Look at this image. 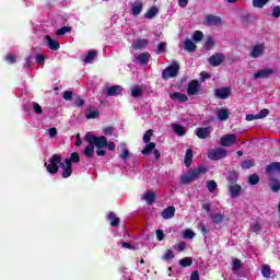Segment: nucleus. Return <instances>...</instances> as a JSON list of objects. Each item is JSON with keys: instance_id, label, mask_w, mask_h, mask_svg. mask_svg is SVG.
I'll list each match as a JSON object with an SVG mask.
<instances>
[{"instance_id": "30", "label": "nucleus", "mask_w": 280, "mask_h": 280, "mask_svg": "<svg viewBox=\"0 0 280 280\" xmlns=\"http://www.w3.org/2000/svg\"><path fill=\"white\" fill-rule=\"evenodd\" d=\"M144 47H148V39H138L132 43V48L136 51H139V49H143Z\"/></svg>"}, {"instance_id": "51", "label": "nucleus", "mask_w": 280, "mask_h": 280, "mask_svg": "<svg viewBox=\"0 0 280 280\" xmlns=\"http://www.w3.org/2000/svg\"><path fill=\"white\" fill-rule=\"evenodd\" d=\"M261 275L265 279H270V267L269 265H265L261 268Z\"/></svg>"}, {"instance_id": "12", "label": "nucleus", "mask_w": 280, "mask_h": 280, "mask_svg": "<svg viewBox=\"0 0 280 280\" xmlns=\"http://www.w3.org/2000/svg\"><path fill=\"white\" fill-rule=\"evenodd\" d=\"M231 95V88H219L214 90V96L218 100H226Z\"/></svg>"}, {"instance_id": "45", "label": "nucleus", "mask_w": 280, "mask_h": 280, "mask_svg": "<svg viewBox=\"0 0 280 280\" xmlns=\"http://www.w3.org/2000/svg\"><path fill=\"white\" fill-rule=\"evenodd\" d=\"M202 38H205V34L202 33V31H195L192 34V40L195 43H200V40H202Z\"/></svg>"}, {"instance_id": "2", "label": "nucleus", "mask_w": 280, "mask_h": 280, "mask_svg": "<svg viewBox=\"0 0 280 280\" xmlns=\"http://www.w3.org/2000/svg\"><path fill=\"white\" fill-rule=\"evenodd\" d=\"M83 139L84 141H86V143H93L96 149H104L106 148V145H108V140L106 139V137L94 136L91 131L86 132Z\"/></svg>"}, {"instance_id": "6", "label": "nucleus", "mask_w": 280, "mask_h": 280, "mask_svg": "<svg viewBox=\"0 0 280 280\" xmlns=\"http://www.w3.org/2000/svg\"><path fill=\"white\" fill-rule=\"evenodd\" d=\"M224 60H226V56H224V54L215 52L214 55L210 56L208 62L211 65V67H220Z\"/></svg>"}, {"instance_id": "34", "label": "nucleus", "mask_w": 280, "mask_h": 280, "mask_svg": "<svg viewBox=\"0 0 280 280\" xmlns=\"http://www.w3.org/2000/svg\"><path fill=\"white\" fill-rule=\"evenodd\" d=\"M184 47L186 49V51H188L189 54L196 51L197 46L194 42H191V39L187 38L184 43Z\"/></svg>"}, {"instance_id": "55", "label": "nucleus", "mask_w": 280, "mask_h": 280, "mask_svg": "<svg viewBox=\"0 0 280 280\" xmlns=\"http://www.w3.org/2000/svg\"><path fill=\"white\" fill-rule=\"evenodd\" d=\"M33 109L36 115H43V107L38 103H33Z\"/></svg>"}, {"instance_id": "39", "label": "nucleus", "mask_w": 280, "mask_h": 280, "mask_svg": "<svg viewBox=\"0 0 280 280\" xmlns=\"http://www.w3.org/2000/svg\"><path fill=\"white\" fill-rule=\"evenodd\" d=\"M72 27L71 26H62L61 28H58L56 31V35L57 36H65V34H69L72 32Z\"/></svg>"}, {"instance_id": "18", "label": "nucleus", "mask_w": 280, "mask_h": 280, "mask_svg": "<svg viewBox=\"0 0 280 280\" xmlns=\"http://www.w3.org/2000/svg\"><path fill=\"white\" fill-rule=\"evenodd\" d=\"M142 200H145L147 205H154L156 194L152 190H147L142 196Z\"/></svg>"}, {"instance_id": "52", "label": "nucleus", "mask_w": 280, "mask_h": 280, "mask_svg": "<svg viewBox=\"0 0 280 280\" xmlns=\"http://www.w3.org/2000/svg\"><path fill=\"white\" fill-rule=\"evenodd\" d=\"M120 159L122 161H126L127 159H130V151L128 150V148H126V145H124V148L121 149Z\"/></svg>"}, {"instance_id": "29", "label": "nucleus", "mask_w": 280, "mask_h": 280, "mask_svg": "<svg viewBox=\"0 0 280 280\" xmlns=\"http://www.w3.org/2000/svg\"><path fill=\"white\" fill-rule=\"evenodd\" d=\"M59 167L62 168V178H69L73 174V167H67L65 163H60Z\"/></svg>"}, {"instance_id": "36", "label": "nucleus", "mask_w": 280, "mask_h": 280, "mask_svg": "<svg viewBox=\"0 0 280 280\" xmlns=\"http://www.w3.org/2000/svg\"><path fill=\"white\" fill-rule=\"evenodd\" d=\"M155 148H156V143L148 142L147 145L141 151V153L143 154V156H148V154H150V152H152V150L154 151Z\"/></svg>"}, {"instance_id": "56", "label": "nucleus", "mask_w": 280, "mask_h": 280, "mask_svg": "<svg viewBox=\"0 0 280 280\" xmlns=\"http://www.w3.org/2000/svg\"><path fill=\"white\" fill-rule=\"evenodd\" d=\"M167 46L166 43L161 42L156 47V54H163L165 52V47Z\"/></svg>"}, {"instance_id": "27", "label": "nucleus", "mask_w": 280, "mask_h": 280, "mask_svg": "<svg viewBox=\"0 0 280 280\" xmlns=\"http://www.w3.org/2000/svg\"><path fill=\"white\" fill-rule=\"evenodd\" d=\"M83 154L86 159H93V156H95V145L93 143H89L84 149Z\"/></svg>"}, {"instance_id": "41", "label": "nucleus", "mask_w": 280, "mask_h": 280, "mask_svg": "<svg viewBox=\"0 0 280 280\" xmlns=\"http://www.w3.org/2000/svg\"><path fill=\"white\" fill-rule=\"evenodd\" d=\"M270 0H253V8L261 9L269 3Z\"/></svg>"}, {"instance_id": "16", "label": "nucleus", "mask_w": 280, "mask_h": 280, "mask_svg": "<svg viewBox=\"0 0 280 280\" xmlns=\"http://www.w3.org/2000/svg\"><path fill=\"white\" fill-rule=\"evenodd\" d=\"M266 49V46L264 44H257L253 47L250 57L252 58H259V56H264V51Z\"/></svg>"}, {"instance_id": "57", "label": "nucleus", "mask_w": 280, "mask_h": 280, "mask_svg": "<svg viewBox=\"0 0 280 280\" xmlns=\"http://www.w3.org/2000/svg\"><path fill=\"white\" fill-rule=\"evenodd\" d=\"M63 100H66V102H71V100H73V92L72 91H65L63 92Z\"/></svg>"}, {"instance_id": "61", "label": "nucleus", "mask_w": 280, "mask_h": 280, "mask_svg": "<svg viewBox=\"0 0 280 280\" xmlns=\"http://www.w3.org/2000/svg\"><path fill=\"white\" fill-rule=\"evenodd\" d=\"M267 115H270V110L268 108H264L257 114L258 119H264Z\"/></svg>"}, {"instance_id": "37", "label": "nucleus", "mask_w": 280, "mask_h": 280, "mask_svg": "<svg viewBox=\"0 0 280 280\" xmlns=\"http://www.w3.org/2000/svg\"><path fill=\"white\" fill-rule=\"evenodd\" d=\"M237 178H238L237 172L230 171L228 173V180L229 183H231V185H235V183H237Z\"/></svg>"}, {"instance_id": "46", "label": "nucleus", "mask_w": 280, "mask_h": 280, "mask_svg": "<svg viewBox=\"0 0 280 280\" xmlns=\"http://www.w3.org/2000/svg\"><path fill=\"white\" fill-rule=\"evenodd\" d=\"M207 188L210 191V194H213V191H215V189H218V183H215V180H213V179L208 180Z\"/></svg>"}, {"instance_id": "17", "label": "nucleus", "mask_w": 280, "mask_h": 280, "mask_svg": "<svg viewBox=\"0 0 280 280\" xmlns=\"http://www.w3.org/2000/svg\"><path fill=\"white\" fill-rule=\"evenodd\" d=\"M143 12V2L141 1H136L131 4V14L133 16H139Z\"/></svg>"}, {"instance_id": "25", "label": "nucleus", "mask_w": 280, "mask_h": 280, "mask_svg": "<svg viewBox=\"0 0 280 280\" xmlns=\"http://www.w3.org/2000/svg\"><path fill=\"white\" fill-rule=\"evenodd\" d=\"M231 114L229 113V109L226 108H220L217 112V118L219 119V121H226V119H229V116Z\"/></svg>"}, {"instance_id": "44", "label": "nucleus", "mask_w": 280, "mask_h": 280, "mask_svg": "<svg viewBox=\"0 0 280 280\" xmlns=\"http://www.w3.org/2000/svg\"><path fill=\"white\" fill-rule=\"evenodd\" d=\"M152 135H154V130H147L142 138L143 143H150L152 141Z\"/></svg>"}, {"instance_id": "28", "label": "nucleus", "mask_w": 280, "mask_h": 280, "mask_svg": "<svg viewBox=\"0 0 280 280\" xmlns=\"http://www.w3.org/2000/svg\"><path fill=\"white\" fill-rule=\"evenodd\" d=\"M272 172H279L280 173V162H271L266 166V173L272 174Z\"/></svg>"}, {"instance_id": "23", "label": "nucleus", "mask_w": 280, "mask_h": 280, "mask_svg": "<svg viewBox=\"0 0 280 280\" xmlns=\"http://www.w3.org/2000/svg\"><path fill=\"white\" fill-rule=\"evenodd\" d=\"M107 220L109 221L110 226H114L115 229L119 226V217H117L115 212H109L107 214Z\"/></svg>"}, {"instance_id": "54", "label": "nucleus", "mask_w": 280, "mask_h": 280, "mask_svg": "<svg viewBox=\"0 0 280 280\" xmlns=\"http://www.w3.org/2000/svg\"><path fill=\"white\" fill-rule=\"evenodd\" d=\"M252 231H253V233H256V235H259V233H261V223L256 222V223L252 226Z\"/></svg>"}, {"instance_id": "38", "label": "nucleus", "mask_w": 280, "mask_h": 280, "mask_svg": "<svg viewBox=\"0 0 280 280\" xmlns=\"http://www.w3.org/2000/svg\"><path fill=\"white\" fill-rule=\"evenodd\" d=\"M191 264H194V259H191V257H184L179 260V266H182V268H189Z\"/></svg>"}, {"instance_id": "15", "label": "nucleus", "mask_w": 280, "mask_h": 280, "mask_svg": "<svg viewBox=\"0 0 280 280\" xmlns=\"http://www.w3.org/2000/svg\"><path fill=\"white\" fill-rule=\"evenodd\" d=\"M198 89H200V83L198 80H191L187 88L188 95H198Z\"/></svg>"}, {"instance_id": "7", "label": "nucleus", "mask_w": 280, "mask_h": 280, "mask_svg": "<svg viewBox=\"0 0 280 280\" xmlns=\"http://www.w3.org/2000/svg\"><path fill=\"white\" fill-rule=\"evenodd\" d=\"M237 141V136L235 133L224 135L221 137L220 143L223 148H230Z\"/></svg>"}, {"instance_id": "20", "label": "nucleus", "mask_w": 280, "mask_h": 280, "mask_svg": "<svg viewBox=\"0 0 280 280\" xmlns=\"http://www.w3.org/2000/svg\"><path fill=\"white\" fill-rule=\"evenodd\" d=\"M171 100H173L174 102H189V97L186 94L179 93V92H175L170 94Z\"/></svg>"}, {"instance_id": "14", "label": "nucleus", "mask_w": 280, "mask_h": 280, "mask_svg": "<svg viewBox=\"0 0 280 280\" xmlns=\"http://www.w3.org/2000/svg\"><path fill=\"white\" fill-rule=\"evenodd\" d=\"M174 215H176V208L174 206H168L161 213V217L164 220H172V218H174Z\"/></svg>"}, {"instance_id": "22", "label": "nucleus", "mask_w": 280, "mask_h": 280, "mask_svg": "<svg viewBox=\"0 0 280 280\" xmlns=\"http://www.w3.org/2000/svg\"><path fill=\"white\" fill-rule=\"evenodd\" d=\"M269 189H270V191H272L273 194H277V192L280 191V180H279V178L272 177V178L269 180Z\"/></svg>"}, {"instance_id": "8", "label": "nucleus", "mask_w": 280, "mask_h": 280, "mask_svg": "<svg viewBox=\"0 0 280 280\" xmlns=\"http://www.w3.org/2000/svg\"><path fill=\"white\" fill-rule=\"evenodd\" d=\"M275 73V70L272 68H266L262 70H258L256 73H254L255 80H268L270 75Z\"/></svg>"}, {"instance_id": "47", "label": "nucleus", "mask_w": 280, "mask_h": 280, "mask_svg": "<svg viewBox=\"0 0 280 280\" xmlns=\"http://www.w3.org/2000/svg\"><path fill=\"white\" fill-rule=\"evenodd\" d=\"M183 237L184 240H194V237H196V233H194V231L190 229H186L183 233Z\"/></svg>"}, {"instance_id": "31", "label": "nucleus", "mask_w": 280, "mask_h": 280, "mask_svg": "<svg viewBox=\"0 0 280 280\" xmlns=\"http://www.w3.org/2000/svg\"><path fill=\"white\" fill-rule=\"evenodd\" d=\"M85 117L88 119H97V117H100V110H97V108L92 106L88 109Z\"/></svg>"}, {"instance_id": "11", "label": "nucleus", "mask_w": 280, "mask_h": 280, "mask_svg": "<svg viewBox=\"0 0 280 280\" xmlns=\"http://www.w3.org/2000/svg\"><path fill=\"white\" fill-rule=\"evenodd\" d=\"M222 19L218 15L208 14L203 20V25H221Z\"/></svg>"}, {"instance_id": "49", "label": "nucleus", "mask_w": 280, "mask_h": 280, "mask_svg": "<svg viewBox=\"0 0 280 280\" xmlns=\"http://www.w3.org/2000/svg\"><path fill=\"white\" fill-rule=\"evenodd\" d=\"M248 183H249V185H258V183H259V175H257L256 173L249 175Z\"/></svg>"}, {"instance_id": "5", "label": "nucleus", "mask_w": 280, "mask_h": 280, "mask_svg": "<svg viewBox=\"0 0 280 280\" xmlns=\"http://www.w3.org/2000/svg\"><path fill=\"white\" fill-rule=\"evenodd\" d=\"M226 150L222 148L211 149L208 153V159L211 161H220V159H225Z\"/></svg>"}, {"instance_id": "26", "label": "nucleus", "mask_w": 280, "mask_h": 280, "mask_svg": "<svg viewBox=\"0 0 280 280\" xmlns=\"http://www.w3.org/2000/svg\"><path fill=\"white\" fill-rule=\"evenodd\" d=\"M150 58H151L150 52H142L136 57V60L140 65H148V62H150Z\"/></svg>"}, {"instance_id": "32", "label": "nucleus", "mask_w": 280, "mask_h": 280, "mask_svg": "<svg viewBox=\"0 0 280 280\" xmlns=\"http://www.w3.org/2000/svg\"><path fill=\"white\" fill-rule=\"evenodd\" d=\"M131 95L137 100L143 97V88L141 85H135L131 89Z\"/></svg>"}, {"instance_id": "64", "label": "nucleus", "mask_w": 280, "mask_h": 280, "mask_svg": "<svg viewBox=\"0 0 280 280\" xmlns=\"http://www.w3.org/2000/svg\"><path fill=\"white\" fill-rule=\"evenodd\" d=\"M198 230L202 235H207L209 233V230H207V225H205V223H200Z\"/></svg>"}, {"instance_id": "4", "label": "nucleus", "mask_w": 280, "mask_h": 280, "mask_svg": "<svg viewBox=\"0 0 280 280\" xmlns=\"http://www.w3.org/2000/svg\"><path fill=\"white\" fill-rule=\"evenodd\" d=\"M61 161L62 156L60 154H54L49 160V164L46 166L48 174H58Z\"/></svg>"}, {"instance_id": "58", "label": "nucleus", "mask_w": 280, "mask_h": 280, "mask_svg": "<svg viewBox=\"0 0 280 280\" xmlns=\"http://www.w3.org/2000/svg\"><path fill=\"white\" fill-rule=\"evenodd\" d=\"M233 266V270H240V268H242V260H240L238 258H235L232 262Z\"/></svg>"}, {"instance_id": "40", "label": "nucleus", "mask_w": 280, "mask_h": 280, "mask_svg": "<svg viewBox=\"0 0 280 280\" xmlns=\"http://www.w3.org/2000/svg\"><path fill=\"white\" fill-rule=\"evenodd\" d=\"M203 47L207 51L213 49V47H215V40H213V37H207Z\"/></svg>"}, {"instance_id": "1", "label": "nucleus", "mask_w": 280, "mask_h": 280, "mask_svg": "<svg viewBox=\"0 0 280 280\" xmlns=\"http://www.w3.org/2000/svg\"><path fill=\"white\" fill-rule=\"evenodd\" d=\"M206 172H208V168L202 165L194 170L190 168L187 174L180 176V183L182 185H189V183L198 180V178H200V174H205Z\"/></svg>"}, {"instance_id": "62", "label": "nucleus", "mask_w": 280, "mask_h": 280, "mask_svg": "<svg viewBox=\"0 0 280 280\" xmlns=\"http://www.w3.org/2000/svg\"><path fill=\"white\" fill-rule=\"evenodd\" d=\"M271 16H273V19H279V16H280V7L279 5L273 7Z\"/></svg>"}, {"instance_id": "35", "label": "nucleus", "mask_w": 280, "mask_h": 280, "mask_svg": "<svg viewBox=\"0 0 280 280\" xmlns=\"http://www.w3.org/2000/svg\"><path fill=\"white\" fill-rule=\"evenodd\" d=\"M156 14H159V8H156L155 5L151 7L144 14L145 19H154V16H156Z\"/></svg>"}, {"instance_id": "19", "label": "nucleus", "mask_w": 280, "mask_h": 280, "mask_svg": "<svg viewBox=\"0 0 280 280\" xmlns=\"http://www.w3.org/2000/svg\"><path fill=\"white\" fill-rule=\"evenodd\" d=\"M231 198H237L242 194V186L238 184H232L229 187Z\"/></svg>"}, {"instance_id": "43", "label": "nucleus", "mask_w": 280, "mask_h": 280, "mask_svg": "<svg viewBox=\"0 0 280 280\" xmlns=\"http://www.w3.org/2000/svg\"><path fill=\"white\" fill-rule=\"evenodd\" d=\"M211 218L213 224H222V222H224V214L222 213L213 214Z\"/></svg>"}, {"instance_id": "10", "label": "nucleus", "mask_w": 280, "mask_h": 280, "mask_svg": "<svg viewBox=\"0 0 280 280\" xmlns=\"http://www.w3.org/2000/svg\"><path fill=\"white\" fill-rule=\"evenodd\" d=\"M44 40H46V45L49 49H51V51H58V49H60V43L51 38L49 35H45Z\"/></svg>"}, {"instance_id": "9", "label": "nucleus", "mask_w": 280, "mask_h": 280, "mask_svg": "<svg viewBox=\"0 0 280 280\" xmlns=\"http://www.w3.org/2000/svg\"><path fill=\"white\" fill-rule=\"evenodd\" d=\"M124 88L121 85H112L106 89L107 97H117V95H121Z\"/></svg>"}, {"instance_id": "24", "label": "nucleus", "mask_w": 280, "mask_h": 280, "mask_svg": "<svg viewBox=\"0 0 280 280\" xmlns=\"http://www.w3.org/2000/svg\"><path fill=\"white\" fill-rule=\"evenodd\" d=\"M95 58H97V50H89L88 55L83 59V62L85 65H91L95 60Z\"/></svg>"}, {"instance_id": "59", "label": "nucleus", "mask_w": 280, "mask_h": 280, "mask_svg": "<svg viewBox=\"0 0 280 280\" xmlns=\"http://www.w3.org/2000/svg\"><path fill=\"white\" fill-rule=\"evenodd\" d=\"M155 235L159 242H163L165 240V233L163 232V230H156Z\"/></svg>"}, {"instance_id": "13", "label": "nucleus", "mask_w": 280, "mask_h": 280, "mask_svg": "<svg viewBox=\"0 0 280 280\" xmlns=\"http://www.w3.org/2000/svg\"><path fill=\"white\" fill-rule=\"evenodd\" d=\"M211 135V126L209 127H199L196 129V136L198 139H208Z\"/></svg>"}, {"instance_id": "42", "label": "nucleus", "mask_w": 280, "mask_h": 280, "mask_svg": "<svg viewBox=\"0 0 280 280\" xmlns=\"http://www.w3.org/2000/svg\"><path fill=\"white\" fill-rule=\"evenodd\" d=\"M242 170H250V167H255V161L253 160H244L241 163Z\"/></svg>"}, {"instance_id": "48", "label": "nucleus", "mask_w": 280, "mask_h": 280, "mask_svg": "<svg viewBox=\"0 0 280 280\" xmlns=\"http://www.w3.org/2000/svg\"><path fill=\"white\" fill-rule=\"evenodd\" d=\"M174 252L172 249H167L165 254L162 256L163 261H171V259H174Z\"/></svg>"}, {"instance_id": "60", "label": "nucleus", "mask_w": 280, "mask_h": 280, "mask_svg": "<svg viewBox=\"0 0 280 280\" xmlns=\"http://www.w3.org/2000/svg\"><path fill=\"white\" fill-rule=\"evenodd\" d=\"M70 161L74 163H80V153L73 152L70 154Z\"/></svg>"}, {"instance_id": "33", "label": "nucleus", "mask_w": 280, "mask_h": 280, "mask_svg": "<svg viewBox=\"0 0 280 280\" xmlns=\"http://www.w3.org/2000/svg\"><path fill=\"white\" fill-rule=\"evenodd\" d=\"M172 128H173V131L175 132V135H177L178 137H185L186 131H185V127H183V125L173 124Z\"/></svg>"}, {"instance_id": "53", "label": "nucleus", "mask_w": 280, "mask_h": 280, "mask_svg": "<svg viewBox=\"0 0 280 280\" xmlns=\"http://www.w3.org/2000/svg\"><path fill=\"white\" fill-rule=\"evenodd\" d=\"M173 248L175 250H177V253H183V250H185V248H187V243L182 242V243H179L177 245H174Z\"/></svg>"}, {"instance_id": "50", "label": "nucleus", "mask_w": 280, "mask_h": 280, "mask_svg": "<svg viewBox=\"0 0 280 280\" xmlns=\"http://www.w3.org/2000/svg\"><path fill=\"white\" fill-rule=\"evenodd\" d=\"M84 104H86V101H84V98H82V96L74 97V106H77V108H82V106H84Z\"/></svg>"}, {"instance_id": "63", "label": "nucleus", "mask_w": 280, "mask_h": 280, "mask_svg": "<svg viewBox=\"0 0 280 280\" xmlns=\"http://www.w3.org/2000/svg\"><path fill=\"white\" fill-rule=\"evenodd\" d=\"M5 60L10 65H14V63H16V56H14V55H7L5 56Z\"/></svg>"}, {"instance_id": "3", "label": "nucleus", "mask_w": 280, "mask_h": 280, "mask_svg": "<svg viewBox=\"0 0 280 280\" xmlns=\"http://www.w3.org/2000/svg\"><path fill=\"white\" fill-rule=\"evenodd\" d=\"M180 71V65L178 61H172V63L162 71V80H170V78H176Z\"/></svg>"}, {"instance_id": "21", "label": "nucleus", "mask_w": 280, "mask_h": 280, "mask_svg": "<svg viewBox=\"0 0 280 280\" xmlns=\"http://www.w3.org/2000/svg\"><path fill=\"white\" fill-rule=\"evenodd\" d=\"M194 163V150L187 149L186 150V155L184 159V165L186 167H191V164Z\"/></svg>"}]
</instances>
